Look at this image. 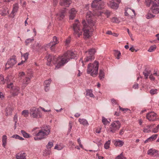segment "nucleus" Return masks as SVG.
<instances>
[{"label": "nucleus", "instance_id": "f257e3e1", "mask_svg": "<svg viewBox=\"0 0 159 159\" xmlns=\"http://www.w3.org/2000/svg\"><path fill=\"white\" fill-rule=\"evenodd\" d=\"M93 17L92 13L90 11H88L87 13L86 19L89 25L88 26L85 21L84 20L82 22L83 28H81L78 20L75 21L73 24V29L74 31V34L76 37H79L82 35V30L84 32L83 35L84 38H89L91 36L92 32L95 28L94 25L95 22L93 20Z\"/></svg>", "mask_w": 159, "mask_h": 159}, {"label": "nucleus", "instance_id": "f03ea898", "mask_svg": "<svg viewBox=\"0 0 159 159\" xmlns=\"http://www.w3.org/2000/svg\"><path fill=\"white\" fill-rule=\"evenodd\" d=\"M76 57L75 52L68 51L63 55L57 57L49 55L46 57L47 65L50 66L52 63L57 64L55 69H58L67 62L70 59H74Z\"/></svg>", "mask_w": 159, "mask_h": 159}, {"label": "nucleus", "instance_id": "7ed1b4c3", "mask_svg": "<svg viewBox=\"0 0 159 159\" xmlns=\"http://www.w3.org/2000/svg\"><path fill=\"white\" fill-rule=\"evenodd\" d=\"M33 135L35 136L34 139L35 140H40L46 138L50 132L49 126H44L39 129V128H34L33 130Z\"/></svg>", "mask_w": 159, "mask_h": 159}, {"label": "nucleus", "instance_id": "20e7f679", "mask_svg": "<svg viewBox=\"0 0 159 159\" xmlns=\"http://www.w3.org/2000/svg\"><path fill=\"white\" fill-rule=\"evenodd\" d=\"M98 62L94 61L93 64L89 63L88 66L87 73L93 77H96L98 73Z\"/></svg>", "mask_w": 159, "mask_h": 159}, {"label": "nucleus", "instance_id": "39448f33", "mask_svg": "<svg viewBox=\"0 0 159 159\" xmlns=\"http://www.w3.org/2000/svg\"><path fill=\"white\" fill-rule=\"evenodd\" d=\"M10 76H8L6 79L7 82V88L11 89V93L13 96L17 95L20 92V88L18 86H14L13 83H9L10 79L11 78Z\"/></svg>", "mask_w": 159, "mask_h": 159}, {"label": "nucleus", "instance_id": "423d86ee", "mask_svg": "<svg viewBox=\"0 0 159 159\" xmlns=\"http://www.w3.org/2000/svg\"><path fill=\"white\" fill-rule=\"evenodd\" d=\"M95 52V50L93 48L90 49L88 51L86 52V56L84 61H83L82 59H80V60H81V62L83 63L82 65L83 66H84V62H86L92 61L94 60V55Z\"/></svg>", "mask_w": 159, "mask_h": 159}, {"label": "nucleus", "instance_id": "0eeeda50", "mask_svg": "<svg viewBox=\"0 0 159 159\" xmlns=\"http://www.w3.org/2000/svg\"><path fill=\"white\" fill-rule=\"evenodd\" d=\"M30 114L31 118L39 119L42 116V114L39 109L35 107L31 108L30 110Z\"/></svg>", "mask_w": 159, "mask_h": 159}, {"label": "nucleus", "instance_id": "6e6552de", "mask_svg": "<svg viewBox=\"0 0 159 159\" xmlns=\"http://www.w3.org/2000/svg\"><path fill=\"white\" fill-rule=\"evenodd\" d=\"M33 76V73L31 70H29L27 72L26 77L22 81V86L23 89H24L30 83L31 79Z\"/></svg>", "mask_w": 159, "mask_h": 159}, {"label": "nucleus", "instance_id": "1a4fd4ad", "mask_svg": "<svg viewBox=\"0 0 159 159\" xmlns=\"http://www.w3.org/2000/svg\"><path fill=\"white\" fill-rule=\"evenodd\" d=\"M120 125L121 124L119 121H115L110 125L109 130L112 133H115L116 130L119 129Z\"/></svg>", "mask_w": 159, "mask_h": 159}, {"label": "nucleus", "instance_id": "9d476101", "mask_svg": "<svg viewBox=\"0 0 159 159\" xmlns=\"http://www.w3.org/2000/svg\"><path fill=\"white\" fill-rule=\"evenodd\" d=\"M101 0H94L92 3V7L96 10H100L104 7V2H101Z\"/></svg>", "mask_w": 159, "mask_h": 159}, {"label": "nucleus", "instance_id": "9b49d317", "mask_svg": "<svg viewBox=\"0 0 159 159\" xmlns=\"http://www.w3.org/2000/svg\"><path fill=\"white\" fill-rule=\"evenodd\" d=\"M121 0H111L107 3L108 6L114 9H117L119 7Z\"/></svg>", "mask_w": 159, "mask_h": 159}, {"label": "nucleus", "instance_id": "f8f14e48", "mask_svg": "<svg viewBox=\"0 0 159 159\" xmlns=\"http://www.w3.org/2000/svg\"><path fill=\"white\" fill-rule=\"evenodd\" d=\"M58 43V40L57 39V37L55 36H54L53 38V41L51 42L50 43L47 44L46 46H45V48L44 49L45 50H47V48H50L53 51V50L54 47L55 45Z\"/></svg>", "mask_w": 159, "mask_h": 159}, {"label": "nucleus", "instance_id": "ddd939ff", "mask_svg": "<svg viewBox=\"0 0 159 159\" xmlns=\"http://www.w3.org/2000/svg\"><path fill=\"white\" fill-rule=\"evenodd\" d=\"M66 11V9L65 8L57 13L56 15V19L58 20H62L65 16Z\"/></svg>", "mask_w": 159, "mask_h": 159}, {"label": "nucleus", "instance_id": "4468645a", "mask_svg": "<svg viewBox=\"0 0 159 159\" xmlns=\"http://www.w3.org/2000/svg\"><path fill=\"white\" fill-rule=\"evenodd\" d=\"M157 115L153 112H151L146 114V118L150 121H155L156 119Z\"/></svg>", "mask_w": 159, "mask_h": 159}, {"label": "nucleus", "instance_id": "2eb2a0df", "mask_svg": "<svg viewBox=\"0 0 159 159\" xmlns=\"http://www.w3.org/2000/svg\"><path fill=\"white\" fill-rule=\"evenodd\" d=\"M16 59L15 58H11L9 59L5 66V69H8L13 66L16 63Z\"/></svg>", "mask_w": 159, "mask_h": 159}, {"label": "nucleus", "instance_id": "dca6fc26", "mask_svg": "<svg viewBox=\"0 0 159 159\" xmlns=\"http://www.w3.org/2000/svg\"><path fill=\"white\" fill-rule=\"evenodd\" d=\"M71 3V0H60L59 4L61 6L68 7Z\"/></svg>", "mask_w": 159, "mask_h": 159}, {"label": "nucleus", "instance_id": "f3484780", "mask_svg": "<svg viewBox=\"0 0 159 159\" xmlns=\"http://www.w3.org/2000/svg\"><path fill=\"white\" fill-rule=\"evenodd\" d=\"M14 107L11 104L8 105L6 108L5 111L6 112V115L7 116L11 115L12 111L13 110Z\"/></svg>", "mask_w": 159, "mask_h": 159}, {"label": "nucleus", "instance_id": "a211bd4d", "mask_svg": "<svg viewBox=\"0 0 159 159\" xmlns=\"http://www.w3.org/2000/svg\"><path fill=\"white\" fill-rule=\"evenodd\" d=\"M76 13L77 11L74 8H71L69 11L70 19H73L75 16Z\"/></svg>", "mask_w": 159, "mask_h": 159}, {"label": "nucleus", "instance_id": "6ab92c4d", "mask_svg": "<svg viewBox=\"0 0 159 159\" xmlns=\"http://www.w3.org/2000/svg\"><path fill=\"white\" fill-rule=\"evenodd\" d=\"M159 6L157 4L153 3L151 7V11L154 13L158 14L159 13Z\"/></svg>", "mask_w": 159, "mask_h": 159}, {"label": "nucleus", "instance_id": "aec40b11", "mask_svg": "<svg viewBox=\"0 0 159 159\" xmlns=\"http://www.w3.org/2000/svg\"><path fill=\"white\" fill-rule=\"evenodd\" d=\"M51 81V79H49L48 80H46L44 82V89L45 91L47 92L49 90Z\"/></svg>", "mask_w": 159, "mask_h": 159}, {"label": "nucleus", "instance_id": "412c9836", "mask_svg": "<svg viewBox=\"0 0 159 159\" xmlns=\"http://www.w3.org/2000/svg\"><path fill=\"white\" fill-rule=\"evenodd\" d=\"M102 13H103L107 16V17H108L110 15V12L107 10L104 11L102 12L99 11H98L97 12H95L94 13V15L99 16L100 15H101Z\"/></svg>", "mask_w": 159, "mask_h": 159}, {"label": "nucleus", "instance_id": "4be33fe9", "mask_svg": "<svg viewBox=\"0 0 159 159\" xmlns=\"http://www.w3.org/2000/svg\"><path fill=\"white\" fill-rule=\"evenodd\" d=\"M26 154L25 153L21 152L17 154L16 155V158L17 159H26Z\"/></svg>", "mask_w": 159, "mask_h": 159}, {"label": "nucleus", "instance_id": "5701e85b", "mask_svg": "<svg viewBox=\"0 0 159 159\" xmlns=\"http://www.w3.org/2000/svg\"><path fill=\"white\" fill-rule=\"evenodd\" d=\"M29 55V53L26 52L23 54V55L22 56V61L18 63V65H20L23 64L25 61H26L28 59V57Z\"/></svg>", "mask_w": 159, "mask_h": 159}, {"label": "nucleus", "instance_id": "b1692460", "mask_svg": "<svg viewBox=\"0 0 159 159\" xmlns=\"http://www.w3.org/2000/svg\"><path fill=\"white\" fill-rule=\"evenodd\" d=\"M78 121L80 124L83 125L84 126H87L89 125L87 121L85 119L79 118Z\"/></svg>", "mask_w": 159, "mask_h": 159}, {"label": "nucleus", "instance_id": "393cba45", "mask_svg": "<svg viewBox=\"0 0 159 159\" xmlns=\"http://www.w3.org/2000/svg\"><path fill=\"white\" fill-rule=\"evenodd\" d=\"M154 125H148L147 126L144 128L143 130V131L144 133H149L151 132V129L154 127Z\"/></svg>", "mask_w": 159, "mask_h": 159}, {"label": "nucleus", "instance_id": "a878e982", "mask_svg": "<svg viewBox=\"0 0 159 159\" xmlns=\"http://www.w3.org/2000/svg\"><path fill=\"white\" fill-rule=\"evenodd\" d=\"M13 10L11 13L14 14L17 12L19 8V4L18 3H15L13 4Z\"/></svg>", "mask_w": 159, "mask_h": 159}, {"label": "nucleus", "instance_id": "bb28decb", "mask_svg": "<svg viewBox=\"0 0 159 159\" xmlns=\"http://www.w3.org/2000/svg\"><path fill=\"white\" fill-rule=\"evenodd\" d=\"M114 145L116 146L121 147L123 145L124 143L121 140L115 141L113 140L112 141Z\"/></svg>", "mask_w": 159, "mask_h": 159}, {"label": "nucleus", "instance_id": "cd10ccee", "mask_svg": "<svg viewBox=\"0 0 159 159\" xmlns=\"http://www.w3.org/2000/svg\"><path fill=\"white\" fill-rule=\"evenodd\" d=\"M148 154L153 156H156L157 154V151L155 149H151L148 151Z\"/></svg>", "mask_w": 159, "mask_h": 159}, {"label": "nucleus", "instance_id": "c85d7f7f", "mask_svg": "<svg viewBox=\"0 0 159 159\" xmlns=\"http://www.w3.org/2000/svg\"><path fill=\"white\" fill-rule=\"evenodd\" d=\"M41 45L39 44L38 43H35V44L33 46V48L34 49L39 51L41 48H43L41 47Z\"/></svg>", "mask_w": 159, "mask_h": 159}, {"label": "nucleus", "instance_id": "c756f323", "mask_svg": "<svg viewBox=\"0 0 159 159\" xmlns=\"http://www.w3.org/2000/svg\"><path fill=\"white\" fill-rule=\"evenodd\" d=\"M7 136L6 135H4L2 136V146L4 147V148L5 147V146L7 144Z\"/></svg>", "mask_w": 159, "mask_h": 159}, {"label": "nucleus", "instance_id": "7c9ffc66", "mask_svg": "<svg viewBox=\"0 0 159 159\" xmlns=\"http://www.w3.org/2000/svg\"><path fill=\"white\" fill-rule=\"evenodd\" d=\"M158 91V89H150L149 93L151 95H153L155 94H157Z\"/></svg>", "mask_w": 159, "mask_h": 159}, {"label": "nucleus", "instance_id": "2f4dec72", "mask_svg": "<svg viewBox=\"0 0 159 159\" xmlns=\"http://www.w3.org/2000/svg\"><path fill=\"white\" fill-rule=\"evenodd\" d=\"M86 96L90 97H93V94L92 93V91L91 90H87L86 91Z\"/></svg>", "mask_w": 159, "mask_h": 159}, {"label": "nucleus", "instance_id": "473e14b6", "mask_svg": "<svg viewBox=\"0 0 159 159\" xmlns=\"http://www.w3.org/2000/svg\"><path fill=\"white\" fill-rule=\"evenodd\" d=\"M25 75V73L23 72H19L17 75L18 78L19 80H21L22 77H24Z\"/></svg>", "mask_w": 159, "mask_h": 159}, {"label": "nucleus", "instance_id": "72a5a7b5", "mask_svg": "<svg viewBox=\"0 0 159 159\" xmlns=\"http://www.w3.org/2000/svg\"><path fill=\"white\" fill-rule=\"evenodd\" d=\"M151 74V71L150 70H145L143 72V74L144 75L145 79H147L148 76Z\"/></svg>", "mask_w": 159, "mask_h": 159}, {"label": "nucleus", "instance_id": "f704fd0d", "mask_svg": "<svg viewBox=\"0 0 159 159\" xmlns=\"http://www.w3.org/2000/svg\"><path fill=\"white\" fill-rule=\"evenodd\" d=\"M21 133L22 134L23 137L25 138H29L30 137V135L29 134L27 133L24 130H21Z\"/></svg>", "mask_w": 159, "mask_h": 159}, {"label": "nucleus", "instance_id": "c9c22d12", "mask_svg": "<svg viewBox=\"0 0 159 159\" xmlns=\"http://www.w3.org/2000/svg\"><path fill=\"white\" fill-rule=\"evenodd\" d=\"M29 113H30V112H29L28 110H24L22 111L21 114L24 117H26L29 116Z\"/></svg>", "mask_w": 159, "mask_h": 159}, {"label": "nucleus", "instance_id": "e433bc0d", "mask_svg": "<svg viewBox=\"0 0 159 159\" xmlns=\"http://www.w3.org/2000/svg\"><path fill=\"white\" fill-rule=\"evenodd\" d=\"M63 148V146L62 144H57L55 147V149L59 150L62 149Z\"/></svg>", "mask_w": 159, "mask_h": 159}, {"label": "nucleus", "instance_id": "4c0bfd02", "mask_svg": "<svg viewBox=\"0 0 159 159\" xmlns=\"http://www.w3.org/2000/svg\"><path fill=\"white\" fill-rule=\"evenodd\" d=\"M104 73L103 70L100 69L99 70V77L100 79L104 78Z\"/></svg>", "mask_w": 159, "mask_h": 159}, {"label": "nucleus", "instance_id": "58836bf2", "mask_svg": "<svg viewBox=\"0 0 159 159\" xmlns=\"http://www.w3.org/2000/svg\"><path fill=\"white\" fill-rule=\"evenodd\" d=\"M157 47L156 45H153L151 46L148 51L150 52H152L154 51L156 48Z\"/></svg>", "mask_w": 159, "mask_h": 159}, {"label": "nucleus", "instance_id": "ea45409f", "mask_svg": "<svg viewBox=\"0 0 159 159\" xmlns=\"http://www.w3.org/2000/svg\"><path fill=\"white\" fill-rule=\"evenodd\" d=\"M111 143V141L110 140L107 141L104 145V148L106 149H108L110 147V146Z\"/></svg>", "mask_w": 159, "mask_h": 159}, {"label": "nucleus", "instance_id": "a19ab883", "mask_svg": "<svg viewBox=\"0 0 159 159\" xmlns=\"http://www.w3.org/2000/svg\"><path fill=\"white\" fill-rule=\"evenodd\" d=\"M102 121L104 125H106L109 123V122L107 120L106 118L104 117L102 118Z\"/></svg>", "mask_w": 159, "mask_h": 159}, {"label": "nucleus", "instance_id": "79ce46f5", "mask_svg": "<svg viewBox=\"0 0 159 159\" xmlns=\"http://www.w3.org/2000/svg\"><path fill=\"white\" fill-rule=\"evenodd\" d=\"M157 136L158 134H153L152 136L150 137L149 138L150 141H152L155 140L157 138Z\"/></svg>", "mask_w": 159, "mask_h": 159}, {"label": "nucleus", "instance_id": "37998d69", "mask_svg": "<svg viewBox=\"0 0 159 159\" xmlns=\"http://www.w3.org/2000/svg\"><path fill=\"white\" fill-rule=\"evenodd\" d=\"M12 137L16 139H18L20 140H24V139L22 137L18 135L15 134L13 135L12 136Z\"/></svg>", "mask_w": 159, "mask_h": 159}, {"label": "nucleus", "instance_id": "c03bdc74", "mask_svg": "<svg viewBox=\"0 0 159 159\" xmlns=\"http://www.w3.org/2000/svg\"><path fill=\"white\" fill-rule=\"evenodd\" d=\"M159 129V125H158L157 126L152 129V132L153 133H157L158 131V129Z\"/></svg>", "mask_w": 159, "mask_h": 159}, {"label": "nucleus", "instance_id": "a18cd8bd", "mask_svg": "<svg viewBox=\"0 0 159 159\" xmlns=\"http://www.w3.org/2000/svg\"><path fill=\"white\" fill-rule=\"evenodd\" d=\"M33 40V39H26L25 41V45H28Z\"/></svg>", "mask_w": 159, "mask_h": 159}, {"label": "nucleus", "instance_id": "49530a36", "mask_svg": "<svg viewBox=\"0 0 159 159\" xmlns=\"http://www.w3.org/2000/svg\"><path fill=\"white\" fill-rule=\"evenodd\" d=\"M5 82V80L3 78V76L2 75H0V84H4Z\"/></svg>", "mask_w": 159, "mask_h": 159}, {"label": "nucleus", "instance_id": "de8ad7c7", "mask_svg": "<svg viewBox=\"0 0 159 159\" xmlns=\"http://www.w3.org/2000/svg\"><path fill=\"white\" fill-rule=\"evenodd\" d=\"M111 21L113 22L118 23L120 21L119 19L116 17H113L111 19Z\"/></svg>", "mask_w": 159, "mask_h": 159}, {"label": "nucleus", "instance_id": "09e8293b", "mask_svg": "<svg viewBox=\"0 0 159 159\" xmlns=\"http://www.w3.org/2000/svg\"><path fill=\"white\" fill-rule=\"evenodd\" d=\"M126 158L124 156L122 153L117 157L116 158V159H126Z\"/></svg>", "mask_w": 159, "mask_h": 159}, {"label": "nucleus", "instance_id": "8fccbe9b", "mask_svg": "<svg viewBox=\"0 0 159 159\" xmlns=\"http://www.w3.org/2000/svg\"><path fill=\"white\" fill-rule=\"evenodd\" d=\"M145 3L148 6H149L150 4L152 2V0H145Z\"/></svg>", "mask_w": 159, "mask_h": 159}, {"label": "nucleus", "instance_id": "3c124183", "mask_svg": "<svg viewBox=\"0 0 159 159\" xmlns=\"http://www.w3.org/2000/svg\"><path fill=\"white\" fill-rule=\"evenodd\" d=\"M154 16L151 13H148L146 16V18L147 19H149L153 18Z\"/></svg>", "mask_w": 159, "mask_h": 159}, {"label": "nucleus", "instance_id": "603ef678", "mask_svg": "<svg viewBox=\"0 0 159 159\" xmlns=\"http://www.w3.org/2000/svg\"><path fill=\"white\" fill-rule=\"evenodd\" d=\"M130 11H132L134 13V14H135L134 11V10H132L130 9H128L125 12V16H129L130 15L128 13Z\"/></svg>", "mask_w": 159, "mask_h": 159}, {"label": "nucleus", "instance_id": "864d4df0", "mask_svg": "<svg viewBox=\"0 0 159 159\" xmlns=\"http://www.w3.org/2000/svg\"><path fill=\"white\" fill-rule=\"evenodd\" d=\"M77 141L79 145V146H80V148H82L83 149L84 148L83 146L81 143V140H80V138H79V139H77Z\"/></svg>", "mask_w": 159, "mask_h": 159}, {"label": "nucleus", "instance_id": "5fc2aeb1", "mask_svg": "<svg viewBox=\"0 0 159 159\" xmlns=\"http://www.w3.org/2000/svg\"><path fill=\"white\" fill-rule=\"evenodd\" d=\"M53 145V143L52 142H49L47 145V147L48 148H51Z\"/></svg>", "mask_w": 159, "mask_h": 159}, {"label": "nucleus", "instance_id": "6e6d98bb", "mask_svg": "<svg viewBox=\"0 0 159 159\" xmlns=\"http://www.w3.org/2000/svg\"><path fill=\"white\" fill-rule=\"evenodd\" d=\"M116 55H117V57H116V58L119 59L120 58V56L121 55V53L119 51H117L116 52Z\"/></svg>", "mask_w": 159, "mask_h": 159}, {"label": "nucleus", "instance_id": "4d7b16f0", "mask_svg": "<svg viewBox=\"0 0 159 159\" xmlns=\"http://www.w3.org/2000/svg\"><path fill=\"white\" fill-rule=\"evenodd\" d=\"M70 38H67L65 41V44L67 45L69 43H70Z\"/></svg>", "mask_w": 159, "mask_h": 159}, {"label": "nucleus", "instance_id": "13d9d810", "mask_svg": "<svg viewBox=\"0 0 159 159\" xmlns=\"http://www.w3.org/2000/svg\"><path fill=\"white\" fill-rule=\"evenodd\" d=\"M50 153V152L49 151H46L43 153V155L44 156H47L49 155Z\"/></svg>", "mask_w": 159, "mask_h": 159}, {"label": "nucleus", "instance_id": "bf43d9fd", "mask_svg": "<svg viewBox=\"0 0 159 159\" xmlns=\"http://www.w3.org/2000/svg\"><path fill=\"white\" fill-rule=\"evenodd\" d=\"M111 102L113 105H115L117 103L116 101L114 99H112L111 100Z\"/></svg>", "mask_w": 159, "mask_h": 159}, {"label": "nucleus", "instance_id": "052dcab7", "mask_svg": "<svg viewBox=\"0 0 159 159\" xmlns=\"http://www.w3.org/2000/svg\"><path fill=\"white\" fill-rule=\"evenodd\" d=\"M150 75H149V78L150 79L152 80H155V78L153 76V74H151Z\"/></svg>", "mask_w": 159, "mask_h": 159}, {"label": "nucleus", "instance_id": "680f3d73", "mask_svg": "<svg viewBox=\"0 0 159 159\" xmlns=\"http://www.w3.org/2000/svg\"><path fill=\"white\" fill-rule=\"evenodd\" d=\"M14 121L15 123V125H16V123H17V116L16 115H15L14 116Z\"/></svg>", "mask_w": 159, "mask_h": 159}, {"label": "nucleus", "instance_id": "e2e57ef3", "mask_svg": "<svg viewBox=\"0 0 159 159\" xmlns=\"http://www.w3.org/2000/svg\"><path fill=\"white\" fill-rule=\"evenodd\" d=\"M69 146H70L71 147H72V146H75L74 143L72 141H70L69 143Z\"/></svg>", "mask_w": 159, "mask_h": 159}, {"label": "nucleus", "instance_id": "0e129e2a", "mask_svg": "<svg viewBox=\"0 0 159 159\" xmlns=\"http://www.w3.org/2000/svg\"><path fill=\"white\" fill-rule=\"evenodd\" d=\"M69 128L68 130H69V131L70 132V131L72 127V124L71 123H70V122L69 123Z\"/></svg>", "mask_w": 159, "mask_h": 159}, {"label": "nucleus", "instance_id": "69168bd1", "mask_svg": "<svg viewBox=\"0 0 159 159\" xmlns=\"http://www.w3.org/2000/svg\"><path fill=\"white\" fill-rule=\"evenodd\" d=\"M53 0V5L55 6H56L58 3V0Z\"/></svg>", "mask_w": 159, "mask_h": 159}, {"label": "nucleus", "instance_id": "338daca9", "mask_svg": "<svg viewBox=\"0 0 159 159\" xmlns=\"http://www.w3.org/2000/svg\"><path fill=\"white\" fill-rule=\"evenodd\" d=\"M153 75L155 76H157L159 80V73H157L156 72L155 73H154Z\"/></svg>", "mask_w": 159, "mask_h": 159}, {"label": "nucleus", "instance_id": "774afa93", "mask_svg": "<svg viewBox=\"0 0 159 159\" xmlns=\"http://www.w3.org/2000/svg\"><path fill=\"white\" fill-rule=\"evenodd\" d=\"M154 2L153 3L157 4L159 6V0H154Z\"/></svg>", "mask_w": 159, "mask_h": 159}]
</instances>
